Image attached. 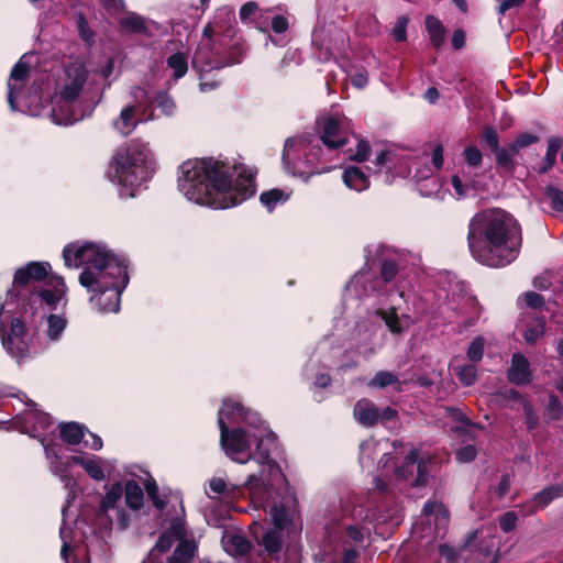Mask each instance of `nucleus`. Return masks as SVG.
<instances>
[{
  "label": "nucleus",
  "mask_w": 563,
  "mask_h": 563,
  "mask_svg": "<svg viewBox=\"0 0 563 563\" xmlns=\"http://www.w3.org/2000/svg\"><path fill=\"white\" fill-rule=\"evenodd\" d=\"M87 80V70L81 63H70L64 70V77L58 84L60 99L65 102L76 100Z\"/></svg>",
  "instance_id": "obj_17"
},
{
  "label": "nucleus",
  "mask_w": 563,
  "mask_h": 563,
  "mask_svg": "<svg viewBox=\"0 0 563 563\" xmlns=\"http://www.w3.org/2000/svg\"><path fill=\"white\" fill-rule=\"evenodd\" d=\"M354 419L364 427H372L379 421V410L368 399H360L353 408Z\"/></svg>",
  "instance_id": "obj_25"
},
{
  "label": "nucleus",
  "mask_w": 563,
  "mask_h": 563,
  "mask_svg": "<svg viewBox=\"0 0 563 563\" xmlns=\"http://www.w3.org/2000/svg\"><path fill=\"white\" fill-rule=\"evenodd\" d=\"M509 396H510V398L517 400L520 404V406L522 407L528 429L533 430L534 428H537V426L539 423V419H538L537 413L533 410L532 405L516 390H510Z\"/></svg>",
  "instance_id": "obj_37"
},
{
  "label": "nucleus",
  "mask_w": 563,
  "mask_h": 563,
  "mask_svg": "<svg viewBox=\"0 0 563 563\" xmlns=\"http://www.w3.org/2000/svg\"><path fill=\"white\" fill-rule=\"evenodd\" d=\"M132 101L125 104L119 115L112 120V128L122 136L130 135L136 126L150 120H154L155 115L152 111L148 117L143 118L145 104L150 101L148 91L141 86H133L130 90Z\"/></svg>",
  "instance_id": "obj_13"
},
{
  "label": "nucleus",
  "mask_w": 563,
  "mask_h": 563,
  "mask_svg": "<svg viewBox=\"0 0 563 563\" xmlns=\"http://www.w3.org/2000/svg\"><path fill=\"white\" fill-rule=\"evenodd\" d=\"M225 551L232 555H243L250 550V542L242 536H231L224 544Z\"/></svg>",
  "instance_id": "obj_42"
},
{
  "label": "nucleus",
  "mask_w": 563,
  "mask_h": 563,
  "mask_svg": "<svg viewBox=\"0 0 563 563\" xmlns=\"http://www.w3.org/2000/svg\"><path fill=\"white\" fill-rule=\"evenodd\" d=\"M483 141L493 151H497L499 147V137L497 132L493 128H486L483 132Z\"/></svg>",
  "instance_id": "obj_61"
},
{
  "label": "nucleus",
  "mask_w": 563,
  "mask_h": 563,
  "mask_svg": "<svg viewBox=\"0 0 563 563\" xmlns=\"http://www.w3.org/2000/svg\"><path fill=\"white\" fill-rule=\"evenodd\" d=\"M387 442H384L386 444ZM383 445V442L368 439L362 442L360 445V462L362 466L371 464L374 461V455L378 448Z\"/></svg>",
  "instance_id": "obj_41"
},
{
  "label": "nucleus",
  "mask_w": 563,
  "mask_h": 563,
  "mask_svg": "<svg viewBox=\"0 0 563 563\" xmlns=\"http://www.w3.org/2000/svg\"><path fill=\"white\" fill-rule=\"evenodd\" d=\"M496 153L497 164L501 166H507L511 164L514 156L518 153V151H512V144L507 148H497L494 151Z\"/></svg>",
  "instance_id": "obj_55"
},
{
  "label": "nucleus",
  "mask_w": 563,
  "mask_h": 563,
  "mask_svg": "<svg viewBox=\"0 0 563 563\" xmlns=\"http://www.w3.org/2000/svg\"><path fill=\"white\" fill-rule=\"evenodd\" d=\"M344 185L357 192L364 191L369 187V180L366 174L357 166L345 168L342 176Z\"/></svg>",
  "instance_id": "obj_29"
},
{
  "label": "nucleus",
  "mask_w": 563,
  "mask_h": 563,
  "mask_svg": "<svg viewBox=\"0 0 563 563\" xmlns=\"http://www.w3.org/2000/svg\"><path fill=\"white\" fill-rule=\"evenodd\" d=\"M476 449L473 445H465L455 452V457L459 462L467 463L476 457Z\"/></svg>",
  "instance_id": "obj_60"
},
{
  "label": "nucleus",
  "mask_w": 563,
  "mask_h": 563,
  "mask_svg": "<svg viewBox=\"0 0 563 563\" xmlns=\"http://www.w3.org/2000/svg\"><path fill=\"white\" fill-rule=\"evenodd\" d=\"M346 291L357 298L375 297L379 305L389 302L380 287L379 279L369 271H361L355 274L347 284Z\"/></svg>",
  "instance_id": "obj_16"
},
{
  "label": "nucleus",
  "mask_w": 563,
  "mask_h": 563,
  "mask_svg": "<svg viewBox=\"0 0 563 563\" xmlns=\"http://www.w3.org/2000/svg\"><path fill=\"white\" fill-rule=\"evenodd\" d=\"M268 10H261L255 2H247L240 10V19L244 23H253L263 32L267 31L269 16Z\"/></svg>",
  "instance_id": "obj_26"
},
{
  "label": "nucleus",
  "mask_w": 563,
  "mask_h": 563,
  "mask_svg": "<svg viewBox=\"0 0 563 563\" xmlns=\"http://www.w3.org/2000/svg\"><path fill=\"white\" fill-rule=\"evenodd\" d=\"M123 484L120 482L106 486L104 496L101 498L97 512V523L104 530L113 525L119 530H125L131 521V516L122 505Z\"/></svg>",
  "instance_id": "obj_12"
},
{
  "label": "nucleus",
  "mask_w": 563,
  "mask_h": 563,
  "mask_svg": "<svg viewBox=\"0 0 563 563\" xmlns=\"http://www.w3.org/2000/svg\"><path fill=\"white\" fill-rule=\"evenodd\" d=\"M517 519L518 517L516 512H505L499 520L500 529L506 533L512 531L516 528Z\"/></svg>",
  "instance_id": "obj_58"
},
{
  "label": "nucleus",
  "mask_w": 563,
  "mask_h": 563,
  "mask_svg": "<svg viewBox=\"0 0 563 563\" xmlns=\"http://www.w3.org/2000/svg\"><path fill=\"white\" fill-rule=\"evenodd\" d=\"M59 534L63 541L60 556L65 561V563H87L86 549L81 547L73 549L70 547L69 542L67 541L68 531L65 526L60 527Z\"/></svg>",
  "instance_id": "obj_28"
},
{
  "label": "nucleus",
  "mask_w": 563,
  "mask_h": 563,
  "mask_svg": "<svg viewBox=\"0 0 563 563\" xmlns=\"http://www.w3.org/2000/svg\"><path fill=\"white\" fill-rule=\"evenodd\" d=\"M213 32V27L208 24L203 29V35L206 40L201 42L197 51L192 56V67L201 73H207L213 69H220L224 66H231L241 62L240 57H231L230 59H223L219 56V53L210 47V38Z\"/></svg>",
  "instance_id": "obj_14"
},
{
  "label": "nucleus",
  "mask_w": 563,
  "mask_h": 563,
  "mask_svg": "<svg viewBox=\"0 0 563 563\" xmlns=\"http://www.w3.org/2000/svg\"><path fill=\"white\" fill-rule=\"evenodd\" d=\"M63 258L67 267H82L79 284L90 294L89 302L95 310L101 313L119 311L121 294L129 283L123 258L92 242L66 245Z\"/></svg>",
  "instance_id": "obj_2"
},
{
  "label": "nucleus",
  "mask_w": 563,
  "mask_h": 563,
  "mask_svg": "<svg viewBox=\"0 0 563 563\" xmlns=\"http://www.w3.org/2000/svg\"><path fill=\"white\" fill-rule=\"evenodd\" d=\"M397 383H399L397 375L391 372L379 371L369 380L368 386L373 388H385Z\"/></svg>",
  "instance_id": "obj_43"
},
{
  "label": "nucleus",
  "mask_w": 563,
  "mask_h": 563,
  "mask_svg": "<svg viewBox=\"0 0 563 563\" xmlns=\"http://www.w3.org/2000/svg\"><path fill=\"white\" fill-rule=\"evenodd\" d=\"M51 266L47 262H30L19 268L13 278L12 289L7 294L9 301L21 305L25 314L31 317L44 308L56 309L60 301H65L67 287L62 277L51 279L53 289L38 288L35 283L43 280Z\"/></svg>",
  "instance_id": "obj_5"
},
{
  "label": "nucleus",
  "mask_w": 563,
  "mask_h": 563,
  "mask_svg": "<svg viewBox=\"0 0 563 563\" xmlns=\"http://www.w3.org/2000/svg\"><path fill=\"white\" fill-rule=\"evenodd\" d=\"M415 472L417 476L411 484L413 486L424 485V465L418 459V451L412 449L401 465L394 466L393 474L395 479L404 482L408 481L409 477H413Z\"/></svg>",
  "instance_id": "obj_19"
},
{
  "label": "nucleus",
  "mask_w": 563,
  "mask_h": 563,
  "mask_svg": "<svg viewBox=\"0 0 563 563\" xmlns=\"http://www.w3.org/2000/svg\"><path fill=\"white\" fill-rule=\"evenodd\" d=\"M562 490L563 489L560 486H549L536 494L533 501L539 507H545L553 499L559 497Z\"/></svg>",
  "instance_id": "obj_44"
},
{
  "label": "nucleus",
  "mask_w": 563,
  "mask_h": 563,
  "mask_svg": "<svg viewBox=\"0 0 563 563\" xmlns=\"http://www.w3.org/2000/svg\"><path fill=\"white\" fill-rule=\"evenodd\" d=\"M60 438L68 444H78L85 438L84 427L76 422L60 424Z\"/></svg>",
  "instance_id": "obj_35"
},
{
  "label": "nucleus",
  "mask_w": 563,
  "mask_h": 563,
  "mask_svg": "<svg viewBox=\"0 0 563 563\" xmlns=\"http://www.w3.org/2000/svg\"><path fill=\"white\" fill-rule=\"evenodd\" d=\"M562 406L559 398L554 395L550 396L549 404L547 407V416L551 420H558L562 416Z\"/></svg>",
  "instance_id": "obj_56"
},
{
  "label": "nucleus",
  "mask_w": 563,
  "mask_h": 563,
  "mask_svg": "<svg viewBox=\"0 0 563 563\" xmlns=\"http://www.w3.org/2000/svg\"><path fill=\"white\" fill-rule=\"evenodd\" d=\"M519 299L522 300L526 306L532 309L541 308L544 305L543 296L534 291H528L523 294Z\"/></svg>",
  "instance_id": "obj_57"
},
{
  "label": "nucleus",
  "mask_w": 563,
  "mask_h": 563,
  "mask_svg": "<svg viewBox=\"0 0 563 563\" xmlns=\"http://www.w3.org/2000/svg\"><path fill=\"white\" fill-rule=\"evenodd\" d=\"M71 461L75 464L80 465L85 472L97 482H102L107 473H110L114 468V463L109 460H103L97 455H74Z\"/></svg>",
  "instance_id": "obj_20"
},
{
  "label": "nucleus",
  "mask_w": 563,
  "mask_h": 563,
  "mask_svg": "<svg viewBox=\"0 0 563 563\" xmlns=\"http://www.w3.org/2000/svg\"><path fill=\"white\" fill-rule=\"evenodd\" d=\"M263 544L269 553H276L282 547L280 530L277 528L269 530L263 536Z\"/></svg>",
  "instance_id": "obj_47"
},
{
  "label": "nucleus",
  "mask_w": 563,
  "mask_h": 563,
  "mask_svg": "<svg viewBox=\"0 0 563 563\" xmlns=\"http://www.w3.org/2000/svg\"><path fill=\"white\" fill-rule=\"evenodd\" d=\"M467 243L472 256L478 263L503 267L518 256L521 231L517 220L506 211L485 210L471 219Z\"/></svg>",
  "instance_id": "obj_4"
},
{
  "label": "nucleus",
  "mask_w": 563,
  "mask_h": 563,
  "mask_svg": "<svg viewBox=\"0 0 563 563\" xmlns=\"http://www.w3.org/2000/svg\"><path fill=\"white\" fill-rule=\"evenodd\" d=\"M426 29L432 46L439 48L445 40V27L442 22L433 15H427Z\"/></svg>",
  "instance_id": "obj_32"
},
{
  "label": "nucleus",
  "mask_w": 563,
  "mask_h": 563,
  "mask_svg": "<svg viewBox=\"0 0 563 563\" xmlns=\"http://www.w3.org/2000/svg\"><path fill=\"white\" fill-rule=\"evenodd\" d=\"M408 23H409V19L406 15H401L396 20L395 25L391 30V35L394 36V38L396 41H398V42L406 41Z\"/></svg>",
  "instance_id": "obj_51"
},
{
  "label": "nucleus",
  "mask_w": 563,
  "mask_h": 563,
  "mask_svg": "<svg viewBox=\"0 0 563 563\" xmlns=\"http://www.w3.org/2000/svg\"><path fill=\"white\" fill-rule=\"evenodd\" d=\"M67 321L63 316L49 314L46 318L45 340L56 342L66 328Z\"/></svg>",
  "instance_id": "obj_33"
},
{
  "label": "nucleus",
  "mask_w": 563,
  "mask_h": 563,
  "mask_svg": "<svg viewBox=\"0 0 563 563\" xmlns=\"http://www.w3.org/2000/svg\"><path fill=\"white\" fill-rule=\"evenodd\" d=\"M218 413V424L221 431L220 443L227 456L235 463L246 464L255 462L257 471L251 473L244 484L250 494L261 493L265 484L266 475L279 473L278 464L271 457L276 449L275 434L265 423L260 426L234 428L229 430L224 422L228 407Z\"/></svg>",
  "instance_id": "obj_3"
},
{
  "label": "nucleus",
  "mask_w": 563,
  "mask_h": 563,
  "mask_svg": "<svg viewBox=\"0 0 563 563\" xmlns=\"http://www.w3.org/2000/svg\"><path fill=\"white\" fill-rule=\"evenodd\" d=\"M371 147L365 141H360L355 154L352 156L357 162H365L369 156Z\"/></svg>",
  "instance_id": "obj_63"
},
{
  "label": "nucleus",
  "mask_w": 563,
  "mask_h": 563,
  "mask_svg": "<svg viewBox=\"0 0 563 563\" xmlns=\"http://www.w3.org/2000/svg\"><path fill=\"white\" fill-rule=\"evenodd\" d=\"M195 550V542L184 540L177 545L168 563H188L194 556Z\"/></svg>",
  "instance_id": "obj_39"
},
{
  "label": "nucleus",
  "mask_w": 563,
  "mask_h": 563,
  "mask_svg": "<svg viewBox=\"0 0 563 563\" xmlns=\"http://www.w3.org/2000/svg\"><path fill=\"white\" fill-rule=\"evenodd\" d=\"M179 191L212 209L235 207L255 192L254 174L242 163L213 158L189 159L179 167Z\"/></svg>",
  "instance_id": "obj_1"
},
{
  "label": "nucleus",
  "mask_w": 563,
  "mask_h": 563,
  "mask_svg": "<svg viewBox=\"0 0 563 563\" xmlns=\"http://www.w3.org/2000/svg\"><path fill=\"white\" fill-rule=\"evenodd\" d=\"M562 145L561 139L558 137H551L548 141V150L545 154V161L547 165L542 168V172H547L549 168H551L556 159L558 152L560 151Z\"/></svg>",
  "instance_id": "obj_49"
},
{
  "label": "nucleus",
  "mask_w": 563,
  "mask_h": 563,
  "mask_svg": "<svg viewBox=\"0 0 563 563\" xmlns=\"http://www.w3.org/2000/svg\"><path fill=\"white\" fill-rule=\"evenodd\" d=\"M374 164L377 167L385 166L388 172L394 173L396 176L406 177L410 174L408 162L396 150L383 151L376 156Z\"/></svg>",
  "instance_id": "obj_23"
},
{
  "label": "nucleus",
  "mask_w": 563,
  "mask_h": 563,
  "mask_svg": "<svg viewBox=\"0 0 563 563\" xmlns=\"http://www.w3.org/2000/svg\"><path fill=\"white\" fill-rule=\"evenodd\" d=\"M322 150L319 145H312L307 137H289L285 142L283 162L292 175L308 179L310 176L329 169L319 168L316 162L320 159Z\"/></svg>",
  "instance_id": "obj_10"
},
{
  "label": "nucleus",
  "mask_w": 563,
  "mask_h": 563,
  "mask_svg": "<svg viewBox=\"0 0 563 563\" xmlns=\"http://www.w3.org/2000/svg\"><path fill=\"white\" fill-rule=\"evenodd\" d=\"M225 405L228 407V413L224 417V422L228 424L244 422L246 427L260 426V423H264L256 413H251L238 401H233L231 399H225L222 402L219 412L224 408Z\"/></svg>",
  "instance_id": "obj_22"
},
{
  "label": "nucleus",
  "mask_w": 563,
  "mask_h": 563,
  "mask_svg": "<svg viewBox=\"0 0 563 563\" xmlns=\"http://www.w3.org/2000/svg\"><path fill=\"white\" fill-rule=\"evenodd\" d=\"M155 102L161 113L166 117H172L175 113L176 104L173 98L166 92L159 91L155 97Z\"/></svg>",
  "instance_id": "obj_46"
},
{
  "label": "nucleus",
  "mask_w": 563,
  "mask_h": 563,
  "mask_svg": "<svg viewBox=\"0 0 563 563\" xmlns=\"http://www.w3.org/2000/svg\"><path fill=\"white\" fill-rule=\"evenodd\" d=\"M52 118L54 123L58 125H71L81 119L80 115L73 112H64L63 107L53 108Z\"/></svg>",
  "instance_id": "obj_48"
},
{
  "label": "nucleus",
  "mask_w": 563,
  "mask_h": 563,
  "mask_svg": "<svg viewBox=\"0 0 563 563\" xmlns=\"http://www.w3.org/2000/svg\"><path fill=\"white\" fill-rule=\"evenodd\" d=\"M289 24L284 15H274L271 20V27L275 33H284Z\"/></svg>",
  "instance_id": "obj_64"
},
{
  "label": "nucleus",
  "mask_w": 563,
  "mask_h": 563,
  "mask_svg": "<svg viewBox=\"0 0 563 563\" xmlns=\"http://www.w3.org/2000/svg\"><path fill=\"white\" fill-rule=\"evenodd\" d=\"M422 512L427 517L434 516L437 526L445 527L449 521V511L441 503L427 501L423 506Z\"/></svg>",
  "instance_id": "obj_36"
},
{
  "label": "nucleus",
  "mask_w": 563,
  "mask_h": 563,
  "mask_svg": "<svg viewBox=\"0 0 563 563\" xmlns=\"http://www.w3.org/2000/svg\"><path fill=\"white\" fill-rule=\"evenodd\" d=\"M452 369L464 386H471L477 377V368L474 364H452Z\"/></svg>",
  "instance_id": "obj_40"
},
{
  "label": "nucleus",
  "mask_w": 563,
  "mask_h": 563,
  "mask_svg": "<svg viewBox=\"0 0 563 563\" xmlns=\"http://www.w3.org/2000/svg\"><path fill=\"white\" fill-rule=\"evenodd\" d=\"M323 33L324 31L322 29L314 30L312 33V43L318 45L321 49H324L327 56L334 55L344 44V34L342 31H336L335 41H332V38L325 40Z\"/></svg>",
  "instance_id": "obj_30"
},
{
  "label": "nucleus",
  "mask_w": 563,
  "mask_h": 563,
  "mask_svg": "<svg viewBox=\"0 0 563 563\" xmlns=\"http://www.w3.org/2000/svg\"><path fill=\"white\" fill-rule=\"evenodd\" d=\"M157 489L158 488H157V484L155 481H148L145 484V490H146L147 495L150 496V498L152 499L153 505L157 509H163L166 503H165L164 498H161L158 496Z\"/></svg>",
  "instance_id": "obj_54"
},
{
  "label": "nucleus",
  "mask_w": 563,
  "mask_h": 563,
  "mask_svg": "<svg viewBox=\"0 0 563 563\" xmlns=\"http://www.w3.org/2000/svg\"><path fill=\"white\" fill-rule=\"evenodd\" d=\"M544 320L542 318H534L531 325H529L525 332L523 338L527 343L532 344L544 333Z\"/></svg>",
  "instance_id": "obj_45"
},
{
  "label": "nucleus",
  "mask_w": 563,
  "mask_h": 563,
  "mask_svg": "<svg viewBox=\"0 0 563 563\" xmlns=\"http://www.w3.org/2000/svg\"><path fill=\"white\" fill-rule=\"evenodd\" d=\"M485 340L483 336H476L467 349V358L472 362H478L484 354Z\"/></svg>",
  "instance_id": "obj_50"
},
{
  "label": "nucleus",
  "mask_w": 563,
  "mask_h": 563,
  "mask_svg": "<svg viewBox=\"0 0 563 563\" xmlns=\"http://www.w3.org/2000/svg\"><path fill=\"white\" fill-rule=\"evenodd\" d=\"M22 57L12 68L8 80V102L12 111H21L32 117L38 115L43 102L37 92L26 95L24 86L27 81L30 67Z\"/></svg>",
  "instance_id": "obj_11"
},
{
  "label": "nucleus",
  "mask_w": 563,
  "mask_h": 563,
  "mask_svg": "<svg viewBox=\"0 0 563 563\" xmlns=\"http://www.w3.org/2000/svg\"><path fill=\"white\" fill-rule=\"evenodd\" d=\"M241 494L242 486L231 484L222 477H212L208 483L207 495L209 498L222 496L225 499H233Z\"/></svg>",
  "instance_id": "obj_27"
},
{
  "label": "nucleus",
  "mask_w": 563,
  "mask_h": 563,
  "mask_svg": "<svg viewBox=\"0 0 563 563\" xmlns=\"http://www.w3.org/2000/svg\"><path fill=\"white\" fill-rule=\"evenodd\" d=\"M119 23L122 30L145 36H153L161 30L157 22L147 20L135 12L126 13Z\"/></svg>",
  "instance_id": "obj_21"
},
{
  "label": "nucleus",
  "mask_w": 563,
  "mask_h": 563,
  "mask_svg": "<svg viewBox=\"0 0 563 563\" xmlns=\"http://www.w3.org/2000/svg\"><path fill=\"white\" fill-rule=\"evenodd\" d=\"M155 172L152 151L147 143L135 139L118 148L107 176L118 186L121 198H132L136 188L148 180Z\"/></svg>",
  "instance_id": "obj_6"
},
{
  "label": "nucleus",
  "mask_w": 563,
  "mask_h": 563,
  "mask_svg": "<svg viewBox=\"0 0 563 563\" xmlns=\"http://www.w3.org/2000/svg\"><path fill=\"white\" fill-rule=\"evenodd\" d=\"M290 197V192L273 188L261 194L260 201L268 210L273 211L277 205L285 203Z\"/></svg>",
  "instance_id": "obj_34"
},
{
  "label": "nucleus",
  "mask_w": 563,
  "mask_h": 563,
  "mask_svg": "<svg viewBox=\"0 0 563 563\" xmlns=\"http://www.w3.org/2000/svg\"><path fill=\"white\" fill-rule=\"evenodd\" d=\"M397 273V266L393 261H383L380 265V278L378 279L390 306L388 308H378L376 310V314L385 322L386 327L393 334L401 335L410 328L413 321L408 313H399L401 306L396 302L397 299L407 300L406 291L400 287H397L396 289L389 287V283L395 279Z\"/></svg>",
  "instance_id": "obj_8"
},
{
  "label": "nucleus",
  "mask_w": 563,
  "mask_h": 563,
  "mask_svg": "<svg viewBox=\"0 0 563 563\" xmlns=\"http://www.w3.org/2000/svg\"><path fill=\"white\" fill-rule=\"evenodd\" d=\"M463 155L467 165L472 167H477L483 159L481 151L474 145L466 146Z\"/></svg>",
  "instance_id": "obj_53"
},
{
  "label": "nucleus",
  "mask_w": 563,
  "mask_h": 563,
  "mask_svg": "<svg viewBox=\"0 0 563 563\" xmlns=\"http://www.w3.org/2000/svg\"><path fill=\"white\" fill-rule=\"evenodd\" d=\"M16 312L31 316L30 313L25 314L21 305L15 301L5 300L0 306V336L7 352L15 358H22L34 347L24 322L20 318L13 317Z\"/></svg>",
  "instance_id": "obj_9"
},
{
  "label": "nucleus",
  "mask_w": 563,
  "mask_h": 563,
  "mask_svg": "<svg viewBox=\"0 0 563 563\" xmlns=\"http://www.w3.org/2000/svg\"><path fill=\"white\" fill-rule=\"evenodd\" d=\"M124 503L130 510L137 511L144 505V493L141 486L133 479L123 485Z\"/></svg>",
  "instance_id": "obj_31"
},
{
  "label": "nucleus",
  "mask_w": 563,
  "mask_h": 563,
  "mask_svg": "<svg viewBox=\"0 0 563 563\" xmlns=\"http://www.w3.org/2000/svg\"><path fill=\"white\" fill-rule=\"evenodd\" d=\"M167 68L173 70L174 79L184 77L188 70L187 56L184 53L172 54L167 60Z\"/></svg>",
  "instance_id": "obj_38"
},
{
  "label": "nucleus",
  "mask_w": 563,
  "mask_h": 563,
  "mask_svg": "<svg viewBox=\"0 0 563 563\" xmlns=\"http://www.w3.org/2000/svg\"><path fill=\"white\" fill-rule=\"evenodd\" d=\"M508 380L516 385H526L531 380L530 363L521 353H515L507 371Z\"/></svg>",
  "instance_id": "obj_24"
},
{
  "label": "nucleus",
  "mask_w": 563,
  "mask_h": 563,
  "mask_svg": "<svg viewBox=\"0 0 563 563\" xmlns=\"http://www.w3.org/2000/svg\"><path fill=\"white\" fill-rule=\"evenodd\" d=\"M29 408L22 413H19L14 419V427L23 433L30 434L32 438L40 439L44 446L45 454L49 461L51 472L58 476L64 485L70 488L68 497H74V487L76 486L75 479L69 475V466L67 463L60 462V457L56 450L55 444H47L42 432L48 431L53 426L51 417L42 411L35 409V404H27Z\"/></svg>",
  "instance_id": "obj_7"
},
{
  "label": "nucleus",
  "mask_w": 563,
  "mask_h": 563,
  "mask_svg": "<svg viewBox=\"0 0 563 563\" xmlns=\"http://www.w3.org/2000/svg\"><path fill=\"white\" fill-rule=\"evenodd\" d=\"M347 536L350 539L354 542H361L363 541L365 534L369 533V529L366 527H356V526H349L346 528Z\"/></svg>",
  "instance_id": "obj_62"
},
{
  "label": "nucleus",
  "mask_w": 563,
  "mask_h": 563,
  "mask_svg": "<svg viewBox=\"0 0 563 563\" xmlns=\"http://www.w3.org/2000/svg\"><path fill=\"white\" fill-rule=\"evenodd\" d=\"M269 476L271 475L265 476V484L264 487L261 489V493L258 492L255 495L251 494L252 503L256 507L263 508L264 511L271 516L275 528L282 530L289 521V515L284 504L277 505L276 503H271L268 499H266V496L269 495Z\"/></svg>",
  "instance_id": "obj_18"
},
{
  "label": "nucleus",
  "mask_w": 563,
  "mask_h": 563,
  "mask_svg": "<svg viewBox=\"0 0 563 563\" xmlns=\"http://www.w3.org/2000/svg\"><path fill=\"white\" fill-rule=\"evenodd\" d=\"M545 195L551 202V206L556 211L563 210V191L555 187H547Z\"/></svg>",
  "instance_id": "obj_52"
},
{
  "label": "nucleus",
  "mask_w": 563,
  "mask_h": 563,
  "mask_svg": "<svg viewBox=\"0 0 563 563\" xmlns=\"http://www.w3.org/2000/svg\"><path fill=\"white\" fill-rule=\"evenodd\" d=\"M538 141V137L533 134L522 133L511 143L512 151H520L521 148L529 146Z\"/></svg>",
  "instance_id": "obj_59"
},
{
  "label": "nucleus",
  "mask_w": 563,
  "mask_h": 563,
  "mask_svg": "<svg viewBox=\"0 0 563 563\" xmlns=\"http://www.w3.org/2000/svg\"><path fill=\"white\" fill-rule=\"evenodd\" d=\"M320 139L329 150H336L347 143L346 131L350 120L344 115H328L318 121Z\"/></svg>",
  "instance_id": "obj_15"
}]
</instances>
